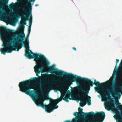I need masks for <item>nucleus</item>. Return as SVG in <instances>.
Here are the masks:
<instances>
[{"mask_svg":"<svg viewBox=\"0 0 122 122\" xmlns=\"http://www.w3.org/2000/svg\"><path fill=\"white\" fill-rule=\"evenodd\" d=\"M15 33L13 30L9 29L5 27H0V37L3 41L2 46L3 47L0 49V51L2 54L5 55L6 52L10 53L13 51H18L24 45L26 48L25 56L29 59L34 58V61L36 63L34 69L39 78L36 77L32 78V80L29 79L20 82L19 84L20 91L26 94H38L36 90L31 91V89L34 88L31 83L39 79H41V77L38 74L43 72L49 63L44 55L33 53L29 49V43H26L24 41L25 37L24 33L17 38Z\"/></svg>","mask_w":122,"mask_h":122,"instance_id":"obj_1","label":"nucleus"},{"mask_svg":"<svg viewBox=\"0 0 122 122\" xmlns=\"http://www.w3.org/2000/svg\"><path fill=\"white\" fill-rule=\"evenodd\" d=\"M117 83H116L115 84L109 86V88L107 89V91L108 93L105 94L106 96L108 98V100L105 103V109L108 111L112 109L113 112L116 115L113 116L115 119L116 120L117 122H122V115H120V112L115 107L113 103H115L117 106H120L121 103L118 101L115 102L112 100L111 98L110 95L113 96H120L121 92H117L116 90Z\"/></svg>","mask_w":122,"mask_h":122,"instance_id":"obj_2","label":"nucleus"},{"mask_svg":"<svg viewBox=\"0 0 122 122\" xmlns=\"http://www.w3.org/2000/svg\"><path fill=\"white\" fill-rule=\"evenodd\" d=\"M42 98L39 97V100L35 102L36 105L38 107H42L45 109L48 113H50L52 112L54 110L57 108L58 106L57 104L58 103L62 101V99L65 100L66 102H68V99L71 100L70 96L67 97H64V95H61V97L56 99H51V100L48 95L44 97L43 94H42Z\"/></svg>","mask_w":122,"mask_h":122,"instance_id":"obj_3","label":"nucleus"},{"mask_svg":"<svg viewBox=\"0 0 122 122\" xmlns=\"http://www.w3.org/2000/svg\"><path fill=\"white\" fill-rule=\"evenodd\" d=\"M56 70H57L53 67L49 66L48 68L49 71L51 73L56 74L57 75L60 76L63 75L67 77L66 79L68 81L67 85V89L69 88V87L70 86L72 82L76 81L77 82V81H80L83 82V78L80 76L73 75L72 73H68L61 70L56 71Z\"/></svg>","mask_w":122,"mask_h":122,"instance_id":"obj_4","label":"nucleus"},{"mask_svg":"<svg viewBox=\"0 0 122 122\" xmlns=\"http://www.w3.org/2000/svg\"><path fill=\"white\" fill-rule=\"evenodd\" d=\"M36 0H25L27 1V3L25 5L27 6L28 10L25 7L23 6L22 7V12L25 13L21 16V21L20 22V26L22 29H24V25L26 24V21L30 15L31 12L32 7L31 4V2H34Z\"/></svg>","mask_w":122,"mask_h":122,"instance_id":"obj_5","label":"nucleus"},{"mask_svg":"<svg viewBox=\"0 0 122 122\" xmlns=\"http://www.w3.org/2000/svg\"><path fill=\"white\" fill-rule=\"evenodd\" d=\"M83 109L79 107L78 108V111L80 115H83L85 116H95V119H92L89 121L90 122H102L105 119V112L103 111L97 112V113L95 114L92 112H89L85 113L82 112Z\"/></svg>","mask_w":122,"mask_h":122,"instance_id":"obj_6","label":"nucleus"},{"mask_svg":"<svg viewBox=\"0 0 122 122\" xmlns=\"http://www.w3.org/2000/svg\"><path fill=\"white\" fill-rule=\"evenodd\" d=\"M94 83H93L92 82L90 79L87 78H83V82L84 83L83 88L82 89H84L86 91H87L89 89V88L90 89V86L92 87L93 86V84H95L98 87H103L105 85L108 84L110 82L109 81H107L102 82L100 83V82L98 81H97L96 79L94 80Z\"/></svg>","mask_w":122,"mask_h":122,"instance_id":"obj_7","label":"nucleus"},{"mask_svg":"<svg viewBox=\"0 0 122 122\" xmlns=\"http://www.w3.org/2000/svg\"><path fill=\"white\" fill-rule=\"evenodd\" d=\"M90 88L87 91H86L84 89H81L80 90L82 92L81 95L78 94V96L79 98V100L81 102L80 103V105L81 107H83L86 104V103L88 104V105L91 104V97L88 95L89 93Z\"/></svg>","mask_w":122,"mask_h":122,"instance_id":"obj_8","label":"nucleus"},{"mask_svg":"<svg viewBox=\"0 0 122 122\" xmlns=\"http://www.w3.org/2000/svg\"><path fill=\"white\" fill-rule=\"evenodd\" d=\"M46 79L43 80L42 82H40L41 85V87H43L45 89L42 91V92H45L52 90L53 87V85L57 86V81L59 80H57L52 79L51 81L48 80H46Z\"/></svg>","mask_w":122,"mask_h":122,"instance_id":"obj_9","label":"nucleus"},{"mask_svg":"<svg viewBox=\"0 0 122 122\" xmlns=\"http://www.w3.org/2000/svg\"><path fill=\"white\" fill-rule=\"evenodd\" d=\"M9 0H0V20L4 21V16L8 14L4 9V6L8 3Z\"/></svg>","mask_w":122,"mask_h":122,"instance_id":"obj_10","label":"nucleus"},{"mask_svg":"<svg viewBox=\"0 0 122 122\" xmlns=\"http://www.w3.org/2000/svg\"><path fill=\"white\" fill-rule=\"evenodd\" d=\"M73 115L76 117L75 118H73L72 119L71 121L70 120H66V122H89V121H79L78 120L79 118V117L76 116L77 115L78 116H80V113L77 112H74Z\"/></svg>","mask_w":122,"mask_h":122,"instance_id":"obj_11","label":"nucleus"},{"mask_svg":"<svg viewBox=\"0 0 122 122\" xmlns=\"http://www.w3.org/2000/svg\"><path fill=\"white\" fill-rule=\"evenodd\" d=\"M18 3L16 2L15 3L12 2L9 5V7L10 9L12 8L15 5H17Z\"/></svg>","mask_w":122,"mask_h":122,"instance_id":"obj_12","label":"nucleus"},{"mask_svg":"<svg viewBox=\"0 0 122 122\" xmlns=\"http://www.w3.org/2000/svg\"><path fill=\"white\" fill-rule=\"evenodd\" d=\"M120 66L119 68L118 69V71H122V59L121 61V63L119 65Z\"/></svg>","mask_w":122,"mask_h":122,"instance_id":"obj_13","label":"nucleus"},{"mask_svg":"<svg viewBox=\"0 0 122 122\" xmlns=\"http://www.w3.org/2000/svg\"><path fill=\"white\" fill-rule=\"evenodd\" d=\"M29 25L31 26V25L32 24V15H31V16L30 17V19H29Z\"/></svg>","mask_w":122,"mask_h":122,"instance_id":"obj_14","label":"nucleus"},{"mask_svg":"<svg viewBox=\"0 0 122 122\" xmlns=\"http://www.w3.org/2000/svg\"><path fill=\"white\" fill-rule=\"evenodd\" d=\"M117 107L118 109L120 110L121 114L122 115V105H121L120 106H117Z\"/></svg>","mask_w":122,"mask_h":122,"instance_id":"obj_15","label":"nucleus"},{"mask_svg":"<svg viewBox=\"0 0 122 122\" xmlns=\"http://www.w3.org/2000/svg\"><path fill=\"white\" fill-rule=\"evenodd\" d=\"M43 75L44 76H46L45 77V78L46 79L47 78H49V77L50 75L47 74H43Z\"/></svg>","mask_w":122,"mask_h":122,"instance_id":"obj_16","label":"nucleus"},{"mask_svg":"<svg viewBox=\"0 0 122 122\" xmlns=\"http://www.w3.org/2000/svg\"><path fill=\"white\" fill-rule=\"evenodd\" d=\"M119 61V60L118 59H116V66H115V68H116L117 67V64L118 63ZM115 69H114V70H115Z\"/></svg>","mask_w":122,"mask_h":122,"instance_id":"obj_17","label":"nucleus"},{"mask_svg":"<svg viewBox=\"0 0 122 122\" xmlns=\"http://www.w3.org/2000/svg\"><path fill=\"white\" fill-rule=\"evenodd\" d=\"M31 26H29L28 28V33L29 34L31 31Z\"/></svg>","mask_w":122,"mask_h":122,"instance_id":"obj_18","label":"nucleus"},{"mask_svg":"<svg viewBox=\"0 0 122 122\" xmlns=\"http://www.w3.org/2000/svg\"><path fill=\"white\" fill-rule=\"evenodd\" d=\"M25 43H29V40L28 39H27V38H26L25 39Z\"/></svg>","mask_w":122,"mask_h":122,"instance_id":"obj_19","label":"nucleus"},{"mask_svg":"<svg viewBox=\"0 0 122 122\" xmlns=\"http://www.w3.org/2000/svg\"><path fill=\"white\" fill-rule=\"evenodd\" d=\"M75 51H76V49L75 47H73L72 48Z\"/></svg>","mask_w":122,"mask_h":122,"instance_id":"obj_20","label":"nucleus"},{"mask_svg":"<svg viewBox=\"0 0 122 122\" xmlns=\"http://www.w3.org/2000/svg\"><path fill=\"white\" fill-rule=\"evenodd\" d=\"M120 90L122 92V86L120 87Z\"/></svg>","mask_w":122,"mask_h":122,"instance_id":"obj_21","label":"nucleus"},{"mask_svg":"<svg viewBox=\"0 0 122 122\" xmlns=\"http://www.w3.org/2000/svg\"><path fill=\"white\" fill-rule=\"evenodd\" d=\"M39 5L38 4H36L35 5V6L36 7L37 6H38Z\"/></svg>","mask_w":122,"mask_h":122,"instance_id":"obj_22","label":"nucleus"},{"mask_svg":"<svg viewBox=\"0 0 122 122\" xmlns=\"http://www.w3.org/2000/svg\"><path fill=\"white\" fill-rule=\"evenodd\" d=\"M29 36V34L27 36L26 38H27V39H28Z\"/></svg>","mask_w":122,"mask_h":122,"instance_id":"obj_23","label":"nucleus"},{"mask_svg":"<svg viewBox=\"0 0 122 122\" xmlns=\"http://www.w3.org/2000/svg\"><path fill=\"white\" fill-rule=\"evenodd\" d=\"M97 92H98V93H100V92H99V91H97Z\"/></svg>","mask_w":122,"mask_h":122,"instance_id":"obj_24","label":"nucleus"},{"mask_svg":"<svg viewBox=\"0 0 122 122\" xmlns=\"http://www.w3.org/2000/svg\"><path fill=\"white\" fill-rule=\"evenodd\" d=\"M114 73V72H113V74H112V76L113 75Z\"/></svg>","mask_w":122,"mask_h":122,"instance_id":"obj_25","label":"nucleus"},{"mask_svg":"<svg viewBox=\"0 0 122 122\" xmlns=\"http://www.w3.org/2000/svg\"><path fill=\"white\" fill-rule=\"evenodd\" d=\"M68 91H69V92H70V91L69 90Z\"/></svg>","mask_w":122,"mask_h":122,"instance_id":"obj_26","label":"nucleus"},{"mask_svg":"<svg viewBox=\"0 0 122 122\" xmlns=\"http://www.w3.org/2000/svg\"><path fill=\"white\" fill-rule=\"evenodd\" d=\"M71 87V88H72V87Z\"/></svg>","mask_w":122,"mask_h":122,"instance_id":"obj_27","label":"nucleus"},{"mask_svg":"<svg viewBox=\"0 0 122 122\" xmlns=\"http://www.w3.org/2000/svg\"><path fill=\"white\" fill-rule=\"evenodd\" d=\"M104 90L103 89V91Z\"/></svg>","mask_w":122,"mask_h":122,"instance_id":"obj_28","label":"nucleus"}]
</instances>
